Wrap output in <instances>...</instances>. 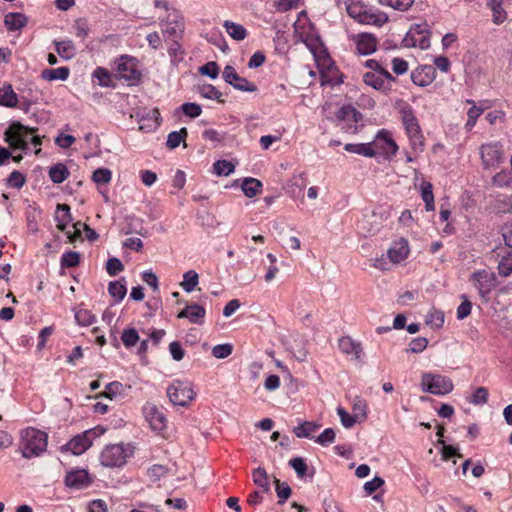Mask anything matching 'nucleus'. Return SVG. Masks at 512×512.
Segmentation results:
<instances>
[{"instance_id": "16", "label": "nucleus", "mask_w": 512, "mask_h": 512, "mask_svg": "<svg viewBox=\"0 0 512 512\" xmlns=\"http://www.w3.org/2000/svg\"><path fill=\"white\" fill-rule=\"evenodd\" d=\"M356 49L361 55H370L376 51L377 39L373 34L360 33L354 36Z\"/></svg>"}, {"instance_id": "21", "label": "nucleus", "mask_w": 512, "mask_h": 512, "mask_svg": "<svg viewBox=\"0 0 512 512\" xmlns=\"http://www.w3.org/2000/svg\"><path fill=\"white\" fill-rule=\"evenodd\" d=\"M409 248L406 240L401 239L398 242H395L387 252L389 260L393 264H398L405 260L408 257Z\"/></svg>"}, {"instance_id": "12", "label": "nucleus", "mask_w": 512, "mask_h": 512, "mask_svg": "<svg viewBox=\"0 0 512 512\" xmlns=\"http://www.w3.org/2000/svg\"><path fill=\"white\" fill-rule=\"evenodd\" d=\"M472 280L482 297H485L494 288V276L486 270L474 272L472 274Z\"/></svg>"}, {"instance_id": "35", "label": "nucleus", "mask_w": 512, "mask_h": 512, "mask_svg": "<svg viewBox=\"0 0 512 512\" xmlns=\"http://www.w3.org/2000/svg\"><path fill=\"white\" fill-rule=\"evenodd\" d=\"M55 45L56 52L61 58L69 60L74 57L76 49L71 40L55 42Z\"/></svg>"}, {"instance_id": "1", "label": "nucleus", "mask_w": 512, "mask_h": 512, "mask_svg": "<svg viewBox=\"0 0 512 512\" xmlns=\"http://www.w3.org/2000/svg\"><path fill=\"white\" fill-rule=\"evenodd\" d=\"M48 435L39 429L28 427L21 432L19 450L26 459L39 457L47 449Z\"/></svg>"}, {"instance_id": "20", "label": "nucleus", "mask_w": 512, "mask_h": 512, "mask_svg": "<svg viewBox=\"0 0 512 512\" xmlns=\"http://www.w3.org/2000/svg\"><path fill=\"white\" fill-rule=\"evenodd\" d=\"M497 255L500 257L498 261V274L501 277H509L512 275V248H498Z\"/></svg>"}, {"instance_id": "63", "label": "nucleus", "mask_w": 512, "mask_h": 512, "mask_svg": "<svg viewBox=\"0 0 512 512\" xmlns=\"http://www.w3.org/2000/svg\"><path fill=\"white\" fill-rule=\"evenodd\" d=\"M487 401H488V390L485 387H478L470 399V402L475 405L486 404Z\"/></svg>"}, {"instance_id": "45", "label": "nucleus", "mask_w": 512, "mask_h": 512, "mask_svg": "<svg viewBox=\"0 0 512 512\" xmlns=\"http://www.w3.org/2000/svg\"><path fill=\"white\" fill-rule=\"evenodd\" d=\"M121 340L125 347H133L139 340L138 332L134 328L124 329L121 335Z\"/></svg>"}, {"instance_id": "53", "label": "nucleus", "mask_w": 512, "mask_h": 512, "mask_svg": "<svg viewBox=\"0 0 512 512\" xmlns=\"http://www.w3.org/2000/svg\"><path fill=\"white\" fill-rule=\"evenodd\" d=\"M379 2L396 10L406 11L412 6L414 0H379Z\"/></svg>"}, {"instance_id": "17", "label": "nucleus", "mask_w": 512, "mask_h": 512, "mask_svg": "<svg viewBox=\"0 0 512 512\" xmlns=\"http://www.w3.org/2000/svg\"><path fill=\"white\" fill-rule=\"evenodd\" d=\"M91 483V479L86 470H73L66 474L65 484L74 489H84Z\"/></svg>"}, {"instance_id": "34", "label": "nucleus", "mask_w": 512, "mask_h": 512, "mask_svg": "<svg viewBox=\"0 0 512 512\" xmlns=\"http://www.w3.org/2000/svg\"><path fill=\"white\" fill-rule=\"evenodd\" d=\"M69 68L68 67H59L56 69H45L42 71L41 76L44 80L54 81V80H66L69 76Z\"/></svg>"}, {"instance_id": "61", "label": "nucleus", "mask_w": 512, "mask_h": 512, "mask_svg": "<svg viewBox=\"0 0 512 512\" xmlns=\"http://www.w3.org/2000/svg\"><path fill=\"white\" fill-rule=\"evenodd\" d=\"M181 110L186 116L191 118H196L202 113L201 106L192 102L184 103L181 106Z\"/></svg>"}, {"instance_id": "22", "label": "nucleus", "mask_w": 512, "mask_h": 512, "mask_svg": "<svg viewBox=\"0 0 512 512\" xmlns=\"http://www.w3.org/2000/svg\"><path fill=\"white\" fill-rule=\"evenodd\" d=\"M18 103V94L14 91L12 85L10 83H4L0 87V106L17 108Z\"/></svg>"}, {"instance_id": "27", "label": "nucleus", "mask_w": 512, "mask_h": 512, "mask_svg": "<svg viewBox=\"0 0 512 512\" xmlns=\"http://www.w3.org/2000/svg\"><path fill=\"white\" fill-rule=\"evenodd\" d=\"M487 6L492 11V21L496 25H500L507 19V13L503 8V0H488Z\"/></svg>"}, {"instance_id": "51", "label": "nucleus", "mask_w": 512, "mask_h": 512, "mask_svg": "<svg viewBox=\"0 0 512 512\" xmlns=\"http://www.w3.org/2000/svg\"><path fill=\"white\" fill-rule=\"evenodd\" d=\"M512 181V175L509 171L502 170L492 177V185L496 187L508 186Z\"/></svg>"}, {"instance_id": "36", "label": "nucleus", "mask_w": 512, "mask_h": 512, "mask_svg": "<svg viewBox=\"0 0 512 512\" xmlns=\"http://www.w3.org/2000/svg\"><path fill=\"white\" fill-rule=\"evenodd\" d=\"M352 412L358 422L367 418V402L360 396H356L352 402Z\"/></svg>"}, {"instance_id": "5", "label": "nucleus", "mask_w": 512, "mask_h": 512, "mask_svg": "<svg viewBox=\"0 0 512 512\" xmlns=\"http://www.w3.org/2000/svg\"><path fill=\"white\" fill-rule=\"evenodd\" d=\"M167 396L174 405L187 406L195 397L192 384L187 381L175 380L167 388Z\"/></svg>"}, {"instance_id": "2", "label": "nucleus", "mask_w": 512, "mask_h": 512, "mask_svg": "<svg viewBox=\"0 0 512 512\" xmlns=\"http://www.w3.org/2000/svg\"><path fill=\"white\" fill-rule=\"evenodd\" d=\"M401 118L407 135L410 139L411 146L414 150L423 151L424 137L421 132L418 120L411 107L401 109Z\"/></svg>"}, {"instance_id": "4", "label": "nucleus", "mask_w": 512, "mask_h": 512, "mask_svg": "<svg viewBox=\"0 0 512 512\" xmlns=\"http://www.w3.org/2000/svg\"><path fill=\"white\" fill-rule=\"evenodd\" d=\"M36 131L35 128L24 126L20 122L12 123L5 131V141L12 149H28L27 137Z\"/></svg>"}, {"instance_id": "52", "label": "nucleus", "mask_w": 512, "mask_h": 512, "mask_svg": "<svg viewBox=\"0 0 512 512\" xmlns=\"http://www.w3.org/2000/svg\"><path fill=\"white\" fill-rule=\"evenodd\" d=\"M80 256L79 253L74 251H68L61 257V266L64 268L76 267L79 264Z\"/></svg>"}, {"instance_id": "47", "label": "nucleus", "mask_w": 512, "mask_h": 512, "mask_svg": "<svg viewBox=\"0 0 512 512\" xmlns=\"http://www.w3.org/2000/svg\"><path fill=\"white\" fill-rule=\"evenodd\" d=\"M214 172L219 176H228L234 172V165L227 160H218L214 163Z\"/></svg>"}, {"instance_id": "56", "label": "nucleus", "mask_w": 512, "mask_h": 512, "mask_svg": "<svg viewBox=\"0 0 512 512\" xmlns=\"http://www.w3.org/2000/svg\"><path fill=\"white\" fill-rule=\"evenodd\" d=\"M26 183V177L19 171H13L7 178V184L10 187L20 189Z\"/></svg>"}, {"instance_id": "10", "label": "nucleus", "mask_w": 512, "mask_h": 512, "mask_svg": "<svg viewBox=\"0 0 512 512\" xmlns=\"http://www.w3.org/2000/svg\"><path fill=\"white\" fill-rule=\"evenodd\" d=\"M223 78L225 82L232 85L237 90L244 92H255L257 90V86L254 83L248 81L246 78L240 77L235 68L230 65L224 68Z\"/></svg>"}, {"instance_id": "11", "label": "nucleus", "mask_w": 512, "mask_h": 512, "mask_svg": "<svg viewBox=\"0 0 512 512\" xmlns=\"http://www.w3.org/2000/svg\"><path fill=\"white\" fill-rule=\"evenodd\" d=\"M143 413L152 430L160 433L166 428L167 418L156 405L147 403L143 407Z\"/></svg>"}, {"instance_id": "32", "label": "nucleus", "mask_w": 512, "mask_h": 512, "mask_svg": "<svg viewBox=\"0 0 512 512\" xmlns=\"http://www.w3.org/2000/svg\"><path fill=\"white\" fill-rule=\"evenodd\" d=\"M320 428V424L311 421H303L294 427L293 432L298 438H311L312 434Z\"/></svg>"}, {"instance_id": "49", "label": "nucleus", "mask_w": 512, "mask_h": 512, "mask_svg": "<svg viewBox=\"0 0 512 512\" xmlns=\"http://www.w3.org/2000/svg\"><path fill=\"white\" fill-rule=\"evenodd\" d=\"M499 233L504 241L503 248H512V220H508L500 227Z\"/></svg>"}, {"instance_id": "64", "label": "nucleus", "mask_w": 512, "mask_h": 512, "mask_svg": "<svg viewBox=\"0 0 512 512\" xmlns=\"http://www.w3.org/2000/svg\"><path fill=\"white\" fill-rule=\"evenodd\" d=\"M461 298L463 301L457 308V318L460 320L468 317L472 309V303L468 300V298L465 295H462Z\"/></svg>"}, {"instance_id": "24", "label": "nucleus", "mask_w": 512, "mask_h": 512, "mask_svg": "<svg viewBox=\"0 0 512 512\" xmlns=\"http://www.w3.org/2000/svg\"><path fill=\"white\" fill-rule=\"evenodd\" d=\"M19 103L17 108L28 113L31 107L39 100V93L36 89L28 88L18 95Z\"/></svg>"}, {"instance_id": "41", "label": "nucleus", "mask_w": 512, "mask_h": 512, "mask_svg": "<svg viewBox=\"0 0 512 512\" xmlns=\"http://www.w3.org/2000/svg\"><path fill=\"white\" fill-rule=\"evenodd\" d=\"M274 483L277 496L280 499L278 503L283 504L291 496L292 490L286 482H281L277 478L274 479Z\"/></svg>"}, {"instance_id": "23", "label": "nucleus", "mask_w": 512, "mask_h": 512, "mask_svg": "<svg viewBox=\"0 0 512 512\" xmlns=\"http://www.w3.org/2000/svg\"><path fill=\"white\" fill-rule=\"evenodd\" d=\"M205 309L198 305L192 304L186 306L178 313V318H187L191 323L201 324L205 316Z\"/></svg>"}, {"instance_id": "19", "label": "nucleus", "mask_w": 512, "mask_h": 512, "mask_svg": "<svg viewBox=\"0 0 512 512\" xmlns=\"http://www.w3.org/2000/svg\"><path fill=\"white\" fill-rule=\"evenodd\" d=\"M92 445V438H88V433L78 434L73 437L65 446L66 450L74 455H81Z\"/></svg>"}, {"instance_id": "57", "label": "nucleus", "mask_w": 512, "mask_h": 512, "mask_svg": "<svg viewBox=\"0 0 512 512\" xmlns=\"http://www.w3.org/2000/svg\"><path fill=\"white\" fill-rule=\"evenodd\" d=\"M289 465L295 470L298 477L302 478L306 475L308 466L303 458L295 457L289 461Z\"/></svg>"}, {"instance_id": "62", "label": "nucleus", "mask_w": 512, "mask_h": 512, "mask_svg": "<svg viewBox=\"0 0 512 512\" xmlns=\"http://www.w3.org/2000/svg\"><path fill=\"white\" fill-rule=\"evenodd\" d=\"M123 385L114 381L106 385L105 390L100 394L103 397L113 399L117 394H119L122 390Z\"/></svg>"}, {"instance_id": "30", "label": "nucleus", "mask_w": 512, "mask_h": 512, "mask_svg": "<svg viewBox=\"0 0 512 512\" xmlns=\"http://www.w3.org/2000/svg\"><path fill=\"white\" fill-rule=\"evenodd\" d=\"M344 149L347 152L363 155L365 157H375L376 156V151L372 147L371 143H360V144L348 143L345 145Z\"/></svg>"}, {"instance_id": "59", "label": "nucleus", "mask_w": 512, "mask_h": 512, "mask_svg": "<svg viewBox=\"0 0 512 512\" xmlns=\"http://www.w3.org/2000/svg\"><path fill=\"white\" fill-rule=\"evenodd\" d=\"M124 266L122 262L115 257H111L108 259L106 263V271L110 276H116L118 273L123 271Z\"/></svg>"}, {"instance_id": "15", "label": "nucleus", "mask_w": 512, "mask_h": 512, "mask_svg": "<svg viewBox=\"0 0 512 512\" xmlns=\"http://www.w3.org/2000/svg\"><path fill=\"white\" fill-rule=\"evenodd\" d=\"M435 78V68L430 65H424L411 72L412 82L420 87L430 85Z\"/></svg>"}, {"instance_id": "44", "label": "nucleus", "mask_w": 512, "mask_h": 512, "mask_svg": "<svg viewBox=\"0 0 512 512\" xmlns=\"http://www.w3.org/2000/svg\"><path fill=\"white\" fill-rule=\"evenodd\" d=\"M198 91L200 95L204 98L221 101L220 98L222 96V93L211 84H204L200 86Z\"/></svg>"}, {"instance_id": "18", "label": "nucleus", "mask_w": 512, "mask_h": 512, "mask_svg": "<svg viewBox=\"0 0 512 512\" xmlns=\"http://www.w3.org/2000/svg\"><path fill=\"white\" fill-rule=\"evenodd\" d=\"M339 349L346 355L353 354L358 361L362 360L363 348L360 342L353 340L350 336H343L338 341Z\"/></svg>"}, {"instance_id": "42", "label": "nucleus", "mask_w": 512, "mask_h": 512, "mask_svg": "<svg viewBox=\"0 0 512 512\" xmlns=\"http://www.w3.org/2000/svg\"><path fill=\"white\" fill-rule=\"evenodd\" d=\"M109 294L116 299V301H121L127 293L126 286L120 281H112L109 283L108 287Z\"/></svg>"}, {"instance_id": "29", "label": "nucleus", "mask_w": 512, "mask_h": 512, "mask_svg": "<svg viewBox=\"0 0 512 512\" xmlns=\"http://www.w3.org/2000/svg\"><path fill=\"white\" fill-rule=\"evenodd\" d=\"M241 189H242L243 193L245 194V196L252 198L261 192L262 183L260 180H258L256 178L247 177L243 180Z\"/></svg>"}, {"instance_id": "60", "label": "nucleus", "mask_w": 512, "mask_h": 512, "mask_svg": "<svg viewBox=\"0 0 512 512\" xmlns=\"http://www.w3.org/2000/svg\"><path fill=\"white\" fill-rule=\"evenodd\" d=\"M335 437V431L332 428H327L315 439V442L321 446H327L335 441Z\"/></svg>"}, {"instance_id": "8", "label": "nucleus", "mask_w": 512, "mask_h": 512, "mask_svg": "<svg viewBox=\"0 0 512 512\" xmlns=\"http://www.w3.org/2000/svg\"><path fill=\"white\" fill-rule=\"evenodd\" d=\"M127 449L120 444L108 445L101 453V463L106 467H119L126 463Z\"/></svg>"}, {"instance_id": "58", "label": "nucleus", "mask_w": 512, "mask_h": 512, "mask_svg": "<svg viewBox=\"0 0 512 512\" xmlns=\"http://www.w3.org/2000/svg\"><path fill=\"white\" fill-rule=\"evenodd\" d=\"M439 444H442V449H441V455H442V459L444 461H448L450 460L452 457H459L461 458L462 457V454L458 452V449H456L454 446L452 445H445L444 441L439 439L438 441Z\"/></svg>"}, {"instance_id": "25", "label": "nucleus", "mask_w": 512, "mask_h": 512, "mask_svg": "<svg viewBox=\"0 0 512 512\" xmlns=\"http://www.w3.org/2000/svg\"><path fill=\"white\" fill-rule=\"evenodd\" d=\"M387 20H388V17L385 13L376 12V11H372L370 9L365 8L358 23L381 27L384 23L387 22Z\"/></svg>"}, {"instance_id": "3", "label": "nucleus", "mask_w": 512, "mask_h": 512, "mask_svg": "<svg viewBox=\"0 0 512 512\" xmlns=\"http://www.w3.org/2000/svg\"><path fill=\"white\" fill-rule=\"evenodd\" d=\"M453 388V382L449 377L430 372L423 373L421 376V389L423 392L445 395L450 393Z\"/></svg>"}, {"instance_id": "54", "label": "nucleus", "mask_w": 512, "mask_h": 512, "mask_svg": "<svg viewBox=\"0 0 512 512\" xmlns=\"http://www.w3.org/2000/svg\"><path fill=\"white\" fill-rule=\"evenodd\" d=\"M233 347L231 344H218L212 348V355L218 359L227 358L232 354Z\"/></svg>"}, {"instance_id": "48", "label": "nucleus", "mask_w": 512, "mask_h": 512, "mask_svg": "<svg viewBox=\"0 0 512 512\" xmlns=\"http://www.w3.org/2000/svg\"><path fill=\"white\" fill-rule=\"evenodd\" d=\"M93 77L97 79V82L102 87L111 86V75L106 68L97 67L93 72Z\"/></svg>"}, {"instance_id": "14", "label": "nucleus", "mask_w": 512, "mask_h": 512, "mask_svg": "<svg viewBox=\"0 0 512 512\" xmlns=\"http://www.w3.org/2000/svg\"><path fill=\"white\" fill-rule=\"evenodd\" d=\"M117 72L120 78L125 80H138L140 73L132 58L121 56L117 63Z\"/></svg>"}, {"instance_id": "39", "label": "nucleus", "mask_w": 512, "mask_h": 512, "mask_svg": "<svg viewBox=\"0 0 512 512\" xmlns=\"http://www.w3.org/2000/svg\"><path fill=\"white\" fill-rule=\"evenodd\" d=\"M187 135L188 131L185 127L181 128L179 131H173L168 134L166 144L170 149H175L185 140Z\"/></svg>"}, {"instance_id": "26", "label": "nucleus", "mask_w": 512, "mask_h": 512, "mask_svg": "<svg viewBox=\"0 0 512 512\" xmlns=\"http://www.w3.org/2000/svg\"><path fill=\"white\" fill-rule=\"evenodd\" d=\"M27 17L22 13H8L4 17V24L8 31H18L26 26Z\"/></svg>"}, {"instance_id": "33", "label": "nucleus", "mask_w": 512, "mask_h": 512, "mask_svg": "<svg viewBox=\"0 0 512 512\" xmlns=\"http://www.w3.org/2000/svg\"><path fill=\"white\" fill-rule=\"evenodd\" d=\"M227 34L237 41H242L247 36V31L243 25L237 24L232 21H225L223 24Z\"/></svg>"}, {"instance_id": "46", "label": "nucleus", "mask_w": 512, "mask_h": 512, "mask_svg": "<svg viewBox=\"0 0 512 512\" xmlns=\"http://www.w3.org/2000/svg\"><path fill=\"white\" fill-rule=\"evenodd\" d=\"M75 320L79 325L89 326L95 322V316L86 309H78L75 312Z\"/></svg>"}, {"instance_id": "50", "label": "nucleus", "mask_w": 512, "mask_h": 512, "mask_svg": "<svg viewBox=\"0 0 512 512\" xmlns=\"http://www.w3.org/2000/svg\"><path fill=\"white\" fill-rule=\"evenodd\" d=\"M112 179V172L108 168H98L93 172L92 180L96 184H107Z\"/></svg>"}, {"instance_id": "7", "label": "nucleus", "mask_w": 512, "mask_h": 512, "mask_svg": "<svg viewBox=\"0 0 512 512\" xmlns=\"http://www.w3.org/2000/svg\"><path fill=\"white\" fill-rule=\"evenodd\" d=\"M480 155L485 169L496 168L504 161L503 146L500 142H491L481 145Z\"/></svg>"}, {"instance_id": "31", "label": "nucleus", "mask_w": 512, "mask_h": 512, "mask_svg": "<svg viewBox=\"0 0 512 512\" xmlns=\"http://www.w3.org/2000/svg\"><path fill=\"white\" fill-rule=\"evenodd\" d=\"M70 175V172L65 164L57 163L49 169V177L55 184L64 182Z\"/></svg>"}, {"instance_id": "6", "label": "nucleus", "mask_w": 512, "mask_h": 512, "mask_svg": "<svg viewBox=\"0 0 512 512\" xmlns=\"http://www.w3.org/2000/svg\"><path fill=\"white\" fill-rule=\"evenodd\" d=\"M427 27V24L412 25L403 39L404 46L428 49L430 47V33Z\"/></svg>"}, {"instance_id": "13", "label": "nucleus", "mask_w": 512, "mask_h": 512, "mask_svg": "<svg viewBox=\"0 0 512 512\" xmlns=\"http://www.w3.org/2000/svg\"><path fill=\"white\" fill-rule=\"evenodd\" d=\"M363 81L366 85H369L376 90L388 92L392 89V82H395L396 79L394 76L393 79H388L379 72H366L363 75Z\"/></svg>"}, {"instance_id": "9", "label": "nucleus", "mask_w": 512, "mask_h": 512, "mask_svg": "<svg viewBox=\"0 0 512 512\" xmlns=\"http://www.w3.org/2000/svg\"><path fill=\"white\" fill-rule=\"evenodd\" d=\"M371 144L376 154L380 153L386 157L394 156L398 151V145L391 138L390 132L385 129L378 131Z\"/></svg>"}, {"instance_id": "37", "label": "nucleus", "mask_w": 512, "mask_h": 512, "mask_svg": "<svg viewBox=\"0 0 512 512\" xmlns=\"http://www.w3.org/2000/svg\"><path fill=\"white\" fill-rule=\"evenodd\" d=\"M253 482L262 489L263 492H268L270 489V484L268 480V475L264 468L258 467L252 472Z\"/></svg>"}, {"instance_id": "38", "label": "nucleus", "mask_w": 512, "mask_h": 512, "mask_svg": "<svg viewBox=\"0 0 512 512\" xmlns=\"http://www.w3.org/2000/svg\"><path fill=\"white\" fill-rule=\"evenodd\" d=\"M198 283H199L198 273L194 270H189L184 273L183 281L181 282L180 285L185 292L190 293L195 289V287L198 285Z\"/></svg>"}, {"instance_id": "43", "label": "nucleus", "mask_w": 512, "mask_h": 512, "mask_svg": "<svg viewBox=\"0 0 512 512\" xmlns=\"http://www.w3.org/2000/svg\"><path fill=\"white\" fill-rule=\"evenodd\" d=\"M169 469L166 466L155 464L148 468L147 477L152 482L159 481L162 477H164L168 473Z\"/></svg>"}, {"instance_id": "28", "label": "nucleus", "mask_w": 512, "mask_h": 512, "mask_svg": "<svg viewBox=\"0 0 512 512\" xmlns=\"http://www.w3.org/2000/svg\"><path fill=\"white\" fill-rule=\"evenodd\" d=\"M71 220L70 207L67 204H58L56 214L57 228L60 231L65 232L66 227Z\"/></svg>"}, {"instance_id": "40", "label": "nucleus", "mask_w": 512, "mask_h": 512, "mask_svg": "<svg viewBox=\"0 0 512 512\" xmlns=\"http://www.w3.org/2000/svg\"><path fill=\"white\" fill-rule=\"evenodd\" d=\"M344 3L346 5V11L348 15L358 22L366 7L363 6L360 2L352 0L344 1Z\"/></svg>"}, {"instance_id": "55", "label": "nucleus", "mask_w": 512, "mask_h": 512, "mask_svg": "<svg viewBox=\"0 0 512 512\" xmlns=\"http://www.w3.org/2000/svg\"><path fill=\"white\" fill-rule=\"evenodd\" d=\"M428 325L439 328L444 323V314L439 310L432 309L429 311L426 319Z\"/></svg>"}]
</instances>
